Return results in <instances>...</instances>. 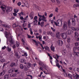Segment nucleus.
<instances>
[{
    "instance_id": "nucleus-11",
    "label": "nucleus",
    "mask_w": 79,
    "mask_h": 79,
    "mask_svg": "<svg viewBox=\"0 0 79 79\" xmlns=\"http://www.w3.org/2000/svg\"><path fill=\"white\" fill-rule=\"evenodd\" d=\"M29 68L26 65H24V66H23V69H24L25 71H27V70H28V69H29Z\"/></svg>"
},
{
    "instance_id": "nucleus-21",
    "label": "nucleus",
    "mask_w": 79,
    "mask_h": 79,
    "mask_svg": "<svg viewBox=\"0 0 79 79\" xmlns=\"http://www.w3.org/2000/svg\"><path fill=\"white\" fill-rule=\"evenodd\" d=\"M4 79H8V75L7 74L4 76Z\"/></svg>"
},
{
    "instance_id": "nucleus-24",
    "label": "nucleus",
    "mask_w": 79,
    "mask_h": 79,
    "mask_svg": "<svg viewBox=\"0 0 79 79\" xmlns=\"http://www.w3.org/2000/svg\"><path fill=\"white\" fill-rule=\"evenodd\" d=\"M45 48L46 50H47L48 51V52H50V50L49 49V48L48 47V46H45Z\"/></svg>"
},
{
    "instance_id": "nucleus-63",
    "label": "nucleus",
    "mask_w": 79,
    "mask_h": 79,
    "mask_svg": "<svg viewBox=\"0 0 79 79\" xmlns=\"http://www.w3.org/2000/svg\"><path fill=\"white\" fill-rule=\"evenodd\" d=\"M6 48V46H4V47L2 48V49L4 50L5 49V48Z\"/></svg>"
},
{
    "instance_id": "nucleus-46",
    "label": "nucleus",
    "mask_w": 79,
    "mask_h": 79,
    "mask_svg": "<svg viewBox=\"0 0 79 79\" xmlns=\"http://www.w3.org/2000/svg\"><path fill=\"white\" fill-rule=\"evenodd\" d=\"M54 24H55V25L56 26H58V24L57 23L55 22H54Z\"/></svg>"
},
{
    "instance_id": "nucleus-30",
    "label": "nucleus",
    "mask_w": 79,
    "mask_h": 79,
    "mask_svg": "<svg viewBox=\"0 0 79 79\" xmlns=\"http://www.w3.org/2000/svg\"><path fill=\"white\" fill-rule=\"evenodd\" d=\"M4 74H5V72L3 71L2 72L0 73V76H2V75H4Z\"/></svg>"
},
{
    "instance_id": "nucleus-37",
    "label": "nucleus",
    "mask_w": 79,
    "mask_h": 79,
    "mask_svg": "<svg viewBox=\"0 0 79 79\" xmlns=\"http://www.w3.org/2000/svg\"><path fill=\"white\" fill-rule=\"evenodd\" d=\"M75 79H79V75L77 74L76 76V77H75Z\"/></svg>"
},
{
    "instance_id": "nucleus-3",
    "label": "nucleus",
    "mask_w": 79,
    "mask_h": 79,
    "mask_svg": "<svg viewBox=\"0 0 79 79\" xmlns=\"http://www.w3.org/2000/svg\"><path fill=\"white\" fill-rule=\"evenodd\" d=\"M5 10L6 12H8V11H12V8L10 7H6Z\"/></svg>"
},
{
    "instance_id": "nucleus-31",
    "label": "nucleus",
    "mask_w": 79,
    "mask_h": 79,
    "mask_svg": "<svg viewBox=\"0 0 79 79\" xmlns=\"http://www.w3.org/2000/svg\"><path fill=\"white\" fill-rule=\"evenodd\" d=\"M42 67L44 68V69H46V66L45 65V64H42Z\"/></svg>"
},
{
    "instance_id": "nucleus-7",
    "label": "nucleus",
    "mask_w": 79,
    "mask_h": 79,
    "mask_svg": "<svg viewBox=\"0 0 79 79\" xmlns=\"http://www.w3.org/2000/svg\"><path fill=\"white\" fill-rule=\"evenodd\" d=\"M73 33V31L71 30H69L67 31V33L68 35H70L71 34Z\"/></svg>"
},
{
    "instance_id": "nucleus-61",
    "label": "nucleus",
    "mask_w": 79,
    "mask_h": 79,
    "mask_svg": "<svg viewBox=\"0 0 79 79\" xmlns=\"http://www.w3.org/2000/svg\"><path fill=\"white\" fill-rule=\"evenodd\" d=\"M35 43V45H37V46H38V45H39V43H38V42H36V43Z\"/></svg>"
},
{
    "instance_id": "nucleus-33",
    "label": "nucleus",
    "mask_w": 79,
    "mask_h": 79,
    "mask_svg": "<svg viewBox=\"0 0 79 79\" xmlns=\"http://www.w3.org/2000/svg\"><path fill=\"white\" fill-rule=\"evenodd\" d=\"M51 50H52L53 52H55V47H53L51 48Z\"/></svg>"
},
{
    "instance_id": "nucleus-12",
    "label": "nucleus",
    "mask_w": 79,
    "mask_h": 79,
    "mask_svg": "<svg viewBox=\"0 0 79 79\" xmlns=\"http://www.w3.org/2000/svg\"><path fill=\"white\" fill-rule=\"evenodd\" d=\"M72 24L73 25V26H75L76 25V23L75 22H76V21H75V20L74 19H72Z\"/></svg>"
},
{
    "instance_id": "nucleus-23",
    "label": "nucleus",
    "mask_w": 79,
    "mask_h": 79,
    "mask_svg": "<svg viewBox=\"0 0 79 79\" xmlns=\"http://www.w3.org/2000/svg\"><path fill=\"white\" fill-rule=\"evenodd\" d=\"M2 26H4V27H5L6 28H9V26H8V25L3 24H2Z\"/></svg>"
},
{
    "instance_id": "nucleus-20",
    "label": "nucleus",
    "mask_w": 79,
    "mask_h": 79,
    "mask_svg": "<svg viewBox=\"0 0 79 79\" xmlns=\"http://www.w3.org/2000/svg\"><path fill=\"white\" fill-rule=\"evenodd\" d=\"M6 49H7L8 52H11V48H10L9 46H7V47Z\"/></svg>"
},
{
    "instance_id": "nucleus-56",
    "label": "nucleus",
    "mask_w": 79,
    "mask_h": 79,
    "mask_svg": "<svg viewBox=\"0 0 79 79\" xmlns=\"http://www.w3.org/2000/svg\"><path fill=\"white\" fill-rule=\"evenodd\" d=\"M32 40H33V42H34L35 43H36V42H37L36 40H35L32 39Z\"/></svg>"
},
{
    "instance_id": "nucleus-22",
    "label": "nucleus",
    "mask_w": 79,
    "mask_h": 79,
    "mask_svg": "<svg viewBox=\"0 0 79 79\" xmlns=\"http://www.w3.org/2000/svg\"><path fill=\"white\" fill-rule=\"evenodd\" d=\"M56 66L59 68H60V64L58 63L57 62H56Z\"/></svg>"
},
{
    "instance_id": "nucleus-54",
    "label": "nucleus",
    "mask_w": 79,
    "mask_h": 79,
    "mask_svg": "<svg viewBox=\"0 0 79 79\" xmlns=\"http://www.w3.org/2000/svg\"><path fill=\"white\" fill-rule=\"evenodd\" d=\"M73 7L74 8H76L77 7V6L76 5V4H75L73 5Z\"/></svg>"
},
{
    "instance_id": "nucleus-13",
    "label": "nucleus",
    "mask_w": 79,
    "mask_h": 79,
    "mask_svg": "<svg viewBox=\"0 0 79 79\" xmlns=\"http://www.w3.org/2000/svg\"><path fill=\"white\" fill-rule=\"evenodd\" d=\"M67 24L70 28L71 27V22H70V20L69 19L67 22Z\"/></svg>"
},
{
    "instance_id": "nucleus-36",
    "label": "nucleus",
    "mask_w": 79,
    "mask_h": 79,
    "mask_svg": "<svg viewBox=\"0 0 79 79\" xmlns=\"http://www.w3.org/2000/svg\"><path fill=\"white\" fill-rule=\"evenodd\" d=\"M5 60L3 59H1L0 60V61L2 62L3 63V62H5Z\"/></svg>"
},
{
    "instance_id": "nucleus-39",
    "label": "nucleus",
    "mask_w": 79,
    "mask_h": 79,
    "mask_svg": "<svg viewBox=\"0 0 79 79\" xmlns=\"http://www.w3.org/2000/svg\"><path fill=\"white\" fill-rule=\"evenodd\" d=\"M67 41L68 42H70L71 41V40H70V38H68L67 39Z\"/></svg>"
},
{
    "instance_id": "nucleus-6",
    "label": "nucleus",
    "mask_w": 79,
    "mask_h": 79,
    "mask_svg": "<svg viewBox=\"0 0 79 79\" xmlns=\"http://www.w3.org/2000/svg\"><path fill=\"white\" fill-rule=\"evenodd\" d=\"M58 43L59 46H62V45L63 44V42L62 41V40H59Z\"/></svg>"
},
{
    "instance_id": "nucleus-42",
    "label": "nucleus",
    "mask_w": 79,
    "mask_h": 79,
    "mask_svg": "<svg viewBox=\"0 0 79 79\" xmlns=\"http://www.w3.org/2000/svg\"><path fill=\"white\" fill-rule=\"evenodd\" d=\"M75 44V46H77L78 45V42H76L74 44Z\"/></svg>"
},
{
    "instance_id": "nucleus-1",
    "label": "nucleus",
    "mask_w": 79,
    "mask_h": 79,
    "mask_svg": "<svg viewBox=\"0 0 79 79\" xmlns=\"http://www.w3.org/2000/svg\"><path fill=\"white\" fill-rule=\"evenodd\" d=\"M62 29L65 31L67 30V29H68L67 28V22L66 21L64 22L62 27Z\"/></svg>"
},
{
    "instance_id": "nucleus-5",
    "label": "nucleus",
    "mask_w": 79,
    "mask_h": 79,
    "mask_svg": "<svg viewBox=\"0 0 79 79\" xmlns=\"http://www.w3.org/2000/svg\"><path fill=\"white\" fill-rule=\"evenodd\" d=\"M10 39V43L11 44H14V41L13 40V39H12V37L11 36H10L9 37Z\"/></svg>"
},
{
    "instance_id": "nucleus-9",
    "label": "nucleus",
    "mask_w": 79,
    "mask_h": 79,
    "mask_svg": "<svg viewBox=\"0 0 79 79\" xmlns=\"http://www.w3.org/2000/svg\"><path fill=\"white\" fill-rule=\"evenodd\" d=\"M10 66L12 68H13V66H16V64L14 62H12L11 63Z\"/></svg>"
},
{
    "instance_id": "nucleus-17",
    "label": "nucleus",
    "mask_w": 79,
    "mask_h": 79,
    "mask_svg": "<svg viewBox=\"0 0 79 79\" xmlns=\"http://www.w3.org/2000/svg\"><path fill=\"white\" fill-rule=\"evenodd\" d=\"M56 37L57 38H59L60 37V32H57L56 33Z\"/></svg>"
},
{
    "instance_id": "nucleus-50",
    "label": "nucleus",
    "mask_w": 79,
    "mask_h": 79,
    "mask_svg": "<svg viewBox=\"0 0 79 79\" xmlns=\"http://www.w3.org/2000/svg\"><path fill=\"white\" fill-rule=\"evenodd\" d=\"M14 10H15L14 12H15V13H18V10H16L15 9Z\"/></svg>"
},
{
    "instance_id": "nucleus-62",
    "label": "nucleus",
    "mask_w": 79,
    "mask_h": 79,
    "mask_svg": "<svg viewBox=\"0 0 79 79\" xmlns=\"http://www.w3.org/2000/svg\"><path fill=\"white\" fill-rule=\"evenodd\" d=\"M37 19V16H35L34 18V19L36 20Z\"/></svg>"
},
{
    "instance_id": "nucleus-52",
    "label": "nucleus",
    "mask_w": 79,
    "mask_h": 79,
    "mask_svg": "<svg viewBox=\"0 0 79 79\" xmlns=\"http://www.w3.org/2000/svg\"><path fill=\"white\" fill-rule=\"evenodd\" d=\"M58 8H56L55 10V11L58 12Z\"/></svg>"
},
{
    "instance_id": "nucleus-32",
    "label": "nucleus",
    "mask_w": 79,
    "mask_h": 79,
    "mask_svg": "<svg viewBox=\"0 0 79 79\" xmlns=\"http://www.w3.org/2000/svg\"><path fill=\"white\" fill-rule=\"evenodd\" d=\"M47 33L48 35H51L52 33L51 31H47Z\"/></svg>"
},
{
    "instance_id": "nucleus-45",
    "label": "nucleus",
    "mask_w": 79,
    "mask_h": 79,
    "mask_svg": "<svg viewBox=\"0 0 79 79\" xmlns=\"http://www.w3.org/2000/svg\"><path fill=\"white\" fill-rule=\"evenodd\" d=\"M53 14H51L49 15V17L50 18L51 17H52L53 16Z\"/></svg>"
},
{
    "instance_id": "nucleus-27",
    "label": "nucleus",
    "mask_w": 79,
    "mask_h": 79,
    "mask_svg": "<svg viewBox=\"0 0 79 79\" xmlns=\"http://www.w3.org/2000/svg\"><path fill=\"white\" fill-rule=\"evenodd\" d=\"M74 53L77 56H79V52H75Z\"/></svg>"
},
{
    "instance_id": "nucleus-28",
    "label": "nucleus",
    "mask_w": 79,
    "mask_h": 79,
    "mask_svg": "<svg viewBox=\"0 0 79 79\" xmlns=\"http://www.w3.org/2000/svg\"><path fill=\"white\" fill-rule=\"evenodd\" d=\"M20 68H21V69H23V68L24 69V66L22 64H20Z\"/></svg>"
},
{
    "instance_id": "nucleus-49",
    "label": "nucleus",
    "mask_w": 79,
    "mask_h": 79,
    "mask_svg": "<svg viewBox=\"0 0 79 79\" xmlns=\"http://www.w3.org/2000/svg\"><path fill=\"white\" fill-rule=\"evenodd\" d=\"M18 6H20V5H21V3L20 2H19L18 3Z\"/></svg>"
},
{
    "instance_id": "nucleus-40",
    "label": "nucleus",
    "mask_w": 79,
    "mask_h": 79,
    "mask_svg": "<svg viewBox=\"0 0 79 79\" xmlns=\"http://www.w3.org/2000/svg\"><path fill=\"white\" fill-rule=\"evenodd\" d=\"M16 45L17 47H19V42H17L16 44Z\"/></svg>"
},
{
    "instance_id": "nucleus-26",
    "label": "nucleus",
    "mask_w": 79,
    "mask_h": 79,
    "mask_svg": "<svg viewBox=\"0 0 79 79\" xmlns=\"http://www.w3.org/2000/svg\"><path fill=\"white\" fill-rule=\"evenodd\" d=\"M5 35H6V37L7 39H8V33L6 31H5Z\"/></svg>"
},
{
    "instance_id": "nucleus-2",
    "label": "nucleus",
    "mask_w": 79,
    "mask_h": 79,
    "mask_svg": "<svg viewBox=\"0 0 79 79\" xmlns=\"http://www.w3.org/2000/svg\"><path fill=\"white\" fill-rule=\"evenodd\" d=\"M60 35L64 39H66V38H67V35L66 33H62L60 34Z\"/></svg>"
},
{
    "instance_id": "nucleus-64",
    "label": "nucleus",
    "mask_w": 79,
    "mask_h": 79,
    "mask_svg": "<svg viewBox=\"0 0 79 79\" xmlns=\"http://www.w3.org/2000/svg\"><path fill=\"white\" fill-rule=\"evenodd\" d=\"M12 47L13 48H16V45H14L13 46H12Z\"/></svg>"
},
{
    "instance_id": "nucleus-60",
    "label": "nucleus",
    "mask_w": 79,
    "mask_h": 79,
    "mask_svg": "<svg viewBox=\"0 0 79 79\" xmlns=\"http://www.w3.org/2000/svg\"><path fill=\"white\" fill-rule=\"evenodd\" d=\"M3 28H2L0 27V31H2V32H3Z\"/></svg>"
},
{
    "instance_id": "nucleus-57",
    "label": "nucleus",
    "mask_w": 79,
    "mask_h": 79,
    "mask_svg": "<svg viewBox=\"0 0 79 79\" xmlns=\"http://www.w3.org/2000/svg\"><path fill=\"white\" fill-rule=\"evenodd\" d=\"M16 13H13V15L14 16H17V14H16Z\"/></svg>"
},
{
    "instance_id": "nucleus-25",
    "label": "nucleus",
    "mask_w": 79,
    "mask_h": 79,
    "mask_svg": "<svg viewBox=\"0 0 79 79\" xmlns=\"http://www.w3.org/2000/svg\"><path fill=\"white\" fill-rule=\"evenodd\" d=\"M1 8L3 11L4 13H5V8H6V7H4L3 6H1Z\"/></svg>"
},
{
    "instance_id": "nucleus-29",
    "label": "nucleus",
    "mask_w": 79,
    "mask_h": 79,
    "mask_svg": "<svg viewBox=\"0 0 79 79\" xmlns=\"http://www.w3.org/2000/svg\"><path fill=\"white\" fill-rule=\"evenodd\" d=\"M44 22H41L40 26L41 27H43V26H44Z\"/></svg>"
},
{
    "instance_id": "nucleus-15",
    "label": "nucleus",
    "mask_w": 79,
    "mask_h": 79,
    "mask_svg": "<svg viewBox=\"0 0 79 79\" xmlns=\"http://www.w3.org/2000/svg\"><path fill=\"white\" fill-rule=\"evenodd\" d=\"M57 24H59L60 23L61 24V26H62V21H61V20H57Z\"/></svg>"
},
{
    "instance_id": "nucleus-48",
    "label": "nucleus",
    "mask_w": 79,
    "mask_h": 79,
    "mask_svg": "<svg viewBox=\"0 0 79 79\" xmlns=\"http://www.w3.org/2000/svg\"><path fill=\"white\" fill-rule=\"evenodd\" d=\"M20 19L21 20H23V19H24V18L23 17V16L20 17Z\"/></svg>"
},
{
    "instance_id": "nucleus-16",
    "label": "nucleus",
    "mask_w": 79,
    "mask_h": 79,
    "mask_svg": "<svg viewBox=\"0 0 79 79\" xmlns=\"http://www.w3.org/2000/svg\"><path fill=\"white\" fill-rule=\"evenodd\" d=\"M13 71H14V69H12L8 71V73H13Z\"/></svg>"
},
{
    "instance_id": "nucleus-53",
    "label": "nucleus",
    "mask_w": 79,
    "mask_h": 79,
    "mask_svg": "<svg viewBox=\"0 0 79 79\" xmlns=\"http://www.w3.org/2000/svg\"><path fill=\"white\" fill-rule=\"evenodd\" d=\"M22 63H24V62H25V60L23 59H22Z\"/></svg>"
},
{
    "instance_id": "nucleus-59",
    "label": "nucleus",
    "mask_w": 79,
    "mask_h": 79,
    "mask_svg": "<svg viewBox=\"0 0 79 79\" xmlns=\"http://www.w3.org/2000/svg\"><path fill=\"white\" fill-rule=\"evenodd\" d=\"M37 65V64H36L34 63L33 64L32 66H34V67H35V66H36Z\"/></svg>"
},
{
    "instance_id": "nucleus-4",
    "label": "nucleus",
    "mask_w": 79,
    "mask_h": 79,
    "mask_svg": "<svg viewBox=\"0 0 79 79\" xmlns=\"http://www.w3.org/2000/svg\"><path fill=\"white\" fill-rule=\"evenodd\" d=\"M71 29L73 31H79V28L77 27H72Z\"/></svg>"
},
{
    "instance_id": "nucleus-8",
    "label": "nucleus",
    "mask_w": 79,
    "mask_h": 79,
    "mask_svg": "<svg viewBox=\"0 0 79 79\" xmlns=\"http://www.w3.org/2000/svg\"><path fill=\"white\" fill-rule=\"evenodd\" d=\"M15 56L16 58H17L18 59L20 58L21 56L18 55V53L17 52H15Z\"/></svg>"
},
{
    "instance_id": "nucleus-41",
    "label": "nucleus",
    "mask_w": 79,
    "mask_h": 79,
    "mask_svg": "<svg viewBox=\"0 0 79 79\" xmlns=\"http://www.w3.org/2000/svg\"><path fill=\"white\" fill-rule=\"evenodd\" d=\"M51 29H52V30L53 31V32H55L56 31L55 29H54V28H53L52 27H51Z\"/></svg>"
},
{
    "instance_id": "nucleus-19",
    "label": "nucleus",
    "mask_w": 79,
    "mask_h": 79,
    "mask_svg": "<svg viewBox=\"0 0 79 79\" xmlns=\"http://www.w3.org/2000/svg\"><path fill=\"white\" fill-rule=\"evenodd\" d=\"M30 17L31 18V19H33V18H34V14L32 13H31Z\"/></svg>"
},
{
    "instance_id": "nucleus-43",
    "label": "nucleus",
    "mask_w": 79,
    "mask_h": 79,
    "mask_svg": "<svg viewBox=\"0 0 79 79\" xmlns=\"http://www.w3.org/2000/svg\"><path fill=\"white\" fill-rule=\"evenodd\" d=\"M6 64H6V63H4L3 65V68L5 67V66H6Z\"/></svg>"
},
{
    "instance_id": "nucleus-58",
    "label": "nucleus",
    "mask_w": 79,
    "mask_h": 79,
    "mask_svg": "<svg viewBox=\"0 0 79 79\" xmlns=\"http://www.w3.org/2000/svg\"><path fill=\"white\" fill-rule=\"evenodd\" d=\"M39 31V32H40V34H41V33H42V30H41V29H40Z\"/></svg>"
},
{
    "instance_id": "nucleus-34",
    "label": "nucleus",
    "mask_w": 79,
    "mask_h": 79,
    "mask_svg": "<svg viewBox=\"0 0 79 79\" xmlns=\"http://www.w3.org/2000/svg\"><path fill=\"white\" fill-rule=\"evenodd\" d=\"M27 24L26 23H24L23 24L22 27H25L26 26Z\"/></svg>"
},
{
    "instance_id": "nucleus-44",
    "label": "nucleus",
    "mask_w": 79,
    "mask_h": 79,
    "mask_svg": "<svg viewBox=\"0 0 79 79\" xmlns=\"http://www.w3.org/2000/svg\"><path fill=\"white\" fill-rule=\"evenodd\" d=\"M38 16H39L40 18H41L42 17V16L41 15H39V13L38 14Z\"/></svg>"
},
{
    "instance_id": "nucleus-38",
    "label": "nucleus",
    "mask_w": 79,
    "mask_h": 79,
    "mask_svg": "<svg viewBox=\"0 0 79 79\" xmlns=\"http://www.w3.org/2000/svg\"><path fill=\"white\" fill-rule=\"evenodd\" d=\"M68 76H69V77H70L71 79H73V78H72V76L71 74H70L69 73L68 74Z\"/></svg>"
},
{
    "instance_id": "nucleus-51",
    "label": "nucleus",
    "mask_w": 79,
    "mask_h": 79,
    "mask_svg": "<svg viewBox=\"0 0 79 79\" xmlns=\"http://www.w3.org/2000/svg\"><path fill=\"white\" fill-rule=\"evenodd\" d=\"M73 77L75 79H76V75L74 74H73Z\"/></svg>"
},
{
    "instance_id": "nucleus-47",
    "label": "nucleus",
    "mask_w": 79,
    "mask_h": 79,
    "mask_svg": "<svg viewBox=\"0 0 79 79\" xmlns=\"http://www.w3.org/2000/svg\"><path fill=\"white\" fill-rule=\"evenodd\" d=\"M27 76H29L30 77H31V79H32V76L31 75H27Z\"/></svg>"
},
{
    "instance_id": "nucleus-18",
    "label": "nucleus",
    "mask_w": 79,
    "mask_h": 79,
    "mask_svg": "<svg viewBox=\"0 0 79 79\" xmlns=\"http://www.w3.org/2000/svg\"><path fill=\"white\" fill-rule=\"evenodd\" d=\"M31 64L30 63H27V66L29 68L31 67Z\"/></svg>"
},
{
    "instance_id": "nucleus-55",
    "label": "nucleus",
    "mask_w": 79,
    "mask_h": 79,
    "mask_svg": "<svg viewBox=\"0 0 79 79\" xmlns=\"http://www.w3.org/2000/svg\"><path fill=\"white\" fill-rule=\"evenodd\" d=\"M27 36H28V38H29V39H30V38H31V35H28V34H27Z\"/></svg>"
},
{
    "instance_id": "nucleus-14",
    "label": "nucleus",
    "mask_w": 79,
    "mask_h": 79,
    "mask_svg": "<svg viewBox=\"0 0 79 79\" xmlns=\"http://www.w3.org/2000/svg\"><path fill=\"white\" fill-rule=\"evenodd\" d=\"M74 34L75 35V37H78V36H79V34H78V33H77V32H75L74 33Z\"/></svg>"
},
{
    "instance_id": "nucleus-35",
    "label": "nucleus",
    "mask_w": 79,
    "mask_h": 79,
    "mask_svg": "<svg viewBox=\"0 0 79 79\" xmlns=\"http://www.w3.org/2000/svg\"><path fill=\"white\" fill-rule=\"evenodd\" d=\"M12 77H16V74H12Z\"/></svg>"
},
{
    "instance_id": "nucleus-10",
    "label": "nucleus",
    "mask_w": 79,
    "mask_h": 79,
    "mask_svg": "<svg viewBox=\"0 0 79 79\" xmlns=\"http://www.w3.org/2000/svg\"><path fill=\"white\" fill-rule=\"evenodd\" d=\"M42 21H43L45 22H46L47 21V20L45 19H46V18L45 17V16H44V15H43L42 16Z\"/></svg>"
}]
</instances>
